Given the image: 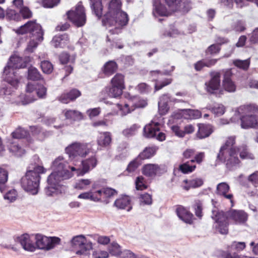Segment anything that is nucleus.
I'll return each instance as SVG.
<instances>
[{"instance_id": "obj_1", "label": "nucleus", "mask_w": 258, "mask_h": 258, "mask_svg": "<svg viewBox=\"0 0 258 258\" xmlns=\"http://www.w3.org/2000/svg\"><path fill=\"white\" fill-rule=\"evenodd\" d=\"M51 168L53 172L48 177V186L45 189L46 195L48 196H54L61 193L64 190V187L61 185V181L72 177L78 170L76 163L73 166H70L61 156L58 157L53 161Z\"/></svg>"}, {"instance_id": "obj_2", "label": "nucleus", "mask_w": 258, "mask_h": 258, "mask_svg": "<svg viewBox=\"0 0 258 258\" xmlns=\"http://www.w3.org/2000/svg\"><path fill=\"white\" fill-rule=\"evenodd\" d=\"M212 216L215 221L213 225L216 231L222 234L228 233L227 220H230L236 224H242L247 220V214L242 210H231L226 213L223 211H219Z\"/></svg>"}, {"instance_id": "obj_3", "label": "nucleus", "mask_w": 258, "mask_h": 258, "mask_svg": "<svg viewBox=\"0 0 258 258\" xmlns=\"http://www.w3.org/2000/svg\"><path fill=\"white\" fill-rule=\"evenodd\" d=\"M20 35L29 34L26 51L33 52L43 41L44 32L41 26L35 21H29L24 25L15 30Z\"/></svg>"}, {"instance_id": "obj_4", "label": "nucleus", "mask_w": 258, "mask_h": 258, "mask_svg": "<svg viewBox=\"0 0 258 258\" xmlns=\"http://www.w3.org/2000/svg\"><path fill=\"white\" fill-rule=\"evenodd\" d=\"M29 58L24 59L14 55L12 56L3 72V78L5 81L14 87H17L20 80V77L17 75V69L25 68Z\"/></svg>"}, {"instance_id": "obj_5", "label": "nucleus", "mask_w": 258, "mask_h": 258, "mask_svg": "<svg viewBox=\"0 0 258 258\" xmlns=\"http://www.w3.org/2000/svg\"><path fill=\"white\" fill-rule=\"evenodd\" d=\"M45 171L46 169L42 166L29 167L25 175L21 179V185L23 189L30 194H37L39 189V174Z\"/></svg>"}, {"instance_id": "obj_6", "label": "nucleus", "mask_w": 258, "mask_h": 258, "mask_svg": "<svg viewBox=\"0 0 258 258\" xmlns=\"http://www.w3.org/2000/svg\"><path fill=\"white\" fill-rule=\"evenodd\" d=\"M117 194V191L112 188H99L97 184L94 182L92 184L90 190L80 194L78 196V198L108 204L109 202V199L116 195Z\"/></svg>"}, {"instance_id": "obj_7", "label": "nucleus", "mask_w": 258, "mask_h": 258, "mask_svg": "<svg viewBox=\"0 0 258 258\" xmlns=\"http://www.w3.org/2000/svg\"><path fill=\"white\" fill-rule=\"evenodd\" d=\"M235 141L234 137H228L224 145L221 148L217 156L219 160L225 163L229 168L238 164L239 162L236 150L232 147L235 144Z\"/></svg>"}, {"instance_id": "obj_8", "label": "nucleus", "mask_w": 258, "mask_h": 258, "mask_svg": "<svg viewBox=\"0 0 258 258\" xmlns=\"http://www.w3.org/2000/svg\"><path fill=\"white\" fill-rule=\"evenodd\" d=\"M91 147L88 143L74 142L65 149L66 153L71 160H77L78 158L85 157L90 153Z\"/></svg>"}, {"instance_id": "obj_9", "label": "nucleus", "mask_w": 258, "mask_h": 258, "mask_svg": "<svg viewBox=\"0 0 258 258\" xmlns=\"http://www.w3.org/2000/svg\"><path fill=\"white\" fill-rule=\"evenodd\" d=\"M60 239L55 236H47L40 233L35 234V247L36 250L45 251L50 250L60 244Z\"/></svg>"}, {"instance_id": "obj_10", "label": "nucleus", "mask_w": 258, "mask_h": 258, "mask_svg": "<svg viewBox=\"0 0 258 258\" xmlns=\"http://www.w3.org/2000/svg\"><path fill=\"white\" fill-rule=\"evenodd\" d=\"M36 91L37 96L40 98H44L46 96L47 89L42 85L28 83L26 87V94L21 96V101L23 104H27L35 101L36 98L31 93Z\"/></svg>"}, {"instance_id": "obj_11", "label": "nucleus", "mask_w": 258, "mask_h": 258, "mask_svg": "<svg viewBox=\"0 0 258 258\" xmlns=\"http://www.w3.org/2000/svg\"><path fill=\"white\" fill-rule=\"evenodd\" d=\"M68 19L77 27L84 26L86 22L85 9L82 2L77 5L67 13Z\"/></svg>"}, {"instance_id": "obj_12", "label": "nucleus", "mask_w": 258, "mask_h": 258, "mask_svg": "<svg viewBox=\"0 0 258 258\" xmlns=\"http://www.w3.org/2000/svg\"><path fill=\"white\" fill-rule=\"evenodd\" d=\"M162 125L161 120L156 121L155 119L146 124L144 128V136L147 138H155L162 142L166 139L165 134L160 132Z\"/></svg>"}, {"instance_id": "obj_13", "label": "nucleus", "mask_w": 258, "mask_h": 258, "mask_svg": "<svg viewBox=\"0 0 258 258\" xmlns=\"http://www.w3.org/2000/svg\"><path fill=\"white\" fill-rule=\"evenodd\" d=\"M71 245L80 250L76 252L77 254L87 255L92 249V243L83 235H79L73 237L71 241Z\"/></svg>"}, {"instance_id": "obj_14", "label": "nucleus", "mask_w": 258, "mask_h": 258, "mask_svg": "<svg viewBox=\"0 0 258 258\" xmlns=\"http://www.w3.org/2000/svg\"><path fill=\"white\" fill-rule=\"evenodd\" d=\"M210 80L205 83V89L207 92L220 96L223 95L221 90V74L218 72H213L210 74Z\"/></svg>"}, {"instance_id": "obj_15", "label": "nucleus", "mask_w": 258, "mask_h": 258, "mask_svg": "<svg viewBox=\"0 0 258 258\" xmlns=\"http://www.w3.org/2000/svg\"><path fill=\"white\" fill-rule=\"evenodd\" d=\"M201 116V111L197 109H178L173 112L170 116V122H174L175 119H196Z\"/></svg>"}, {"instance_id": "obj_16", "label": "nucleus", "mask_w": 258, "mask_h": 258, "mask_svg": "<svg viewBox=\"0 0 258 258\" xmlns=\"http://www.w3.org/2000/svg\"><path fill=\"white\" fill-rule=\"evenodd\" d=\"M16 241L19 242L25 250L29 252L35 251V234H21L16 238Z\"/></svg>"}, {"instance_id": "obj_17", "label": "nucleus", "mask_w": 258, "mask_h": 258, "mask_svg": "<svg viewBox=\"0 0 258 258\" xmlns=\"http://www.w3.org/2000/svg\"><path fill=\"white\" fill-rule=\"evenodd\" d=\"M171 13L181 11L186 13L191 9L190 0H164Z\"/></svg>"}, {"instance_id": "obj_18", "label": "nucleus", "mask_w": 258, "mask_h": 258, "mask_svg": "<svg viewBox=\"0 0 258 258\" xmlns=\"http://www.w3.org/2000/svg\"><path fill=\"white\" fill-rule=\"evenodd\" d=\"M98 163V160L95 155L90 157L82 160L80 162V164H76V167L78 170H76V174L77 175H83L88 172L90 170L95 168Z\"/></svg>"}, {"instance_id": "obj_19", "label": "nucleus", "mask_w": 258, "mask_h": 258, "mask_svg": "<svg viewBox=\"0 0 258 258\" xmlns=\"http://www.w3.org/2000/svg\"><path fill=\"white\" fill-rule=\"evenodd\" d=\"M258 107L254 105H245L235 108L232 111V116L230 118L231 122H236L238 121L241 117L244 116V114L247 113L252 110H257Z\"/></svg>"}, {"instance_id": "obj_20", "label": "nucleus", "mask_w": 258, "mask_h": 258, "mask_svg": "<svg viewBox=\"0 0 258 258\" xmlns=\"http://www.w3.org/2000/svg\"><path fill=\"white\" fill-rule=\"evenodd\" d=\"M221 90H223V94H224V91L234 93L236 90V85L231 79V74L230 71H226L223 76Z\"/></svg>"}, {"instance_id": "obj_21", "label": "nucleus", "mask_w": 258, "mask_h": 258, "mask_svg": "<svg viewBox=\"0 0 258 258\" xmlns=\"http://www.w3.org/2000/svg\"><path fill=\"white\" fill-rule=\"evenodd\" d=\"M176 213L178 218L185 223L187 224L193 223L194 215L188 209L182 206H179L176 209Z\"/></svg>"}, {"instance_id": "obj_22", "label": "nucleus", "mask_w": 258, "mask_h": 258, "mask_svg": "<svg viewBox=\"0 0 258 258\" xmlns=\"http://www.w3.org/2000/svg\"><path fill=\"white\" fill-rule=\"evenodd\" d=\"M22 141L11 139L9 141L8 149L9 152L13 155L20 157L25 154V149L22 146Z\"/></svg>"}, {"instance_id": "obj_23", "label": "nucleus", "mask_w": 258, "mask_h": 258, "mask_svg": "<svg viewBox=\"0 0 258 258\" xmlns=\"http://www.w3.org/2000/svg\"><path fill=\"white\" fill-rule=\"evenodd\" d=\"M176 99L171 97L168 94H164L162 95L158 102V111L161 115L166 114L169 109V107L168 103L169 102H175Z\"/></svg>"}, {"instance_id": "obj_24", "label": "nucleus", "mask_w": 258, "mask_h": 258, "mask_svg": "<svg viewBox=\"0 0 258 258\" xmlns=\"http://www.w3.org/2000/svg\"><path fill=\"white\" fill-rule=\"evenodd\" d=\"M142 173L148 177H154L162 173L161 167L156 164L144 165L142 169Z\"/></svg>"}, {"instance_id": "obj_25", "label": "nucleus", "mask_w": 258, "mask_h": 258, "mask_svg": "<svg viewBox=\"0 0 258 258\" xmlns=\"http://www.w3.org/2000/svg\"><path fill=\"white\" fill-rule=\"evenodd\" d=\"M241 127L244 129L258 127V118L254 115H245L241 117Z\"/></svg>"}, {"instance_id": "obj_26", "label": "nucleus", "mask_w": 258, "mask_h": 258, "mask_svg": "<svg viewBox=\"0 0 258 258\" xmlns=\"http://www.w3.org/2000/svg\"><path fill=\"white\" fill-rule=\"evenodd\" d=\"M230 191V186L226 182H221L219 183L217 185L216 188V192L217 194L220 196L224 197L225 198L229 200L231 206H233V195L229 192Z\"/></svg>"}, {"instance_id": "obj_27", "label": "nucleus", "mask_w": 258, "mask_h": 258, "mask_svg": "<svg viewBox=\"0 0 258 258\" xmlns=\"http://www.w3.org/2000/svg\"><path fill=\"white\" fill-rule=\"evenodd\" d=\"M171 13L166 7L160 4V0H155L154 4L153 14L155 17L160 16H168Z\"/></svg>"}, {"instance_id": "obj_28", "label": "nucleus", "mask_w": 258, "mask_h": 258, "mask_svg": "<svg viewBox=\"0 0 258 258\" xmlns=\"http://www.w3.org/2000/svg\"><path fill=\"white\" fill-rule=\"evenodd\" d=\"M111 141V134L110 132H108L100 133L97 140L98 146L101 148H105L108 147L110 145Z\"/></svg>"}, {"instance_id": "obj_29", "label": "nucleus", "mask_w": 258, "mask_h": 258, "mask_svg": "<svg viewBox=\"0 0 258 258\" xmlns=\"http://www.w3.org/2000/svg\"><path fill=\"white\" fill-rule=\"evenodd\" d=\"M127 101L123 105L120 104H117L116 106L120 111L121 115H126L135 110V107L133 106L132 102L130 98V94L125 95Z\"/></svg>"}, {"instance_id": "obj_30", "label": "nucleus", "mask_w": 258, "mask_h": 258, "mask_svg": "<svg viewBox=\"0 0 258 258\" xmlns=\"http://www.w3.org/2000/svg\"><path fill=\"white\" fill-rule=\"evenodd\" d=\"M69 42V38L68 34H63L55 36L51 41V44L56 48H63L66 47Z\"/></svg>"}, {"instance_id": "obj_31", "label": "nucleus", "mask_w": 258, "mask_h": 258, "mask_svg": "<svg viewBox=\"0 0 258 258\" xmlns=\"http://www.w3.org/2000/svg\"><path fill=\"white\" fill-rule=\"evenodd\" d=\"M114 205L119 209L127 208V211H130L132 208L131 206V198L127 196H124L116 199L114 202Z\"/></svg>"}, {"instance_id": "obj_32", "label": "nucleus", "mask_w": 258, "mask_h": 258, "mask_svg": "<svg viewBox=\"0 0 258 258\" xmlns=\"http://www.w3.org/2000/svg\"><path fill=\"white\" fill-rule=\"evenodd\" d=\"M199 130L197 136L199 139H203L209 137L213 132V127L210 124L200 123L198 124Z\"/></svg>"}, {"instance_id": "obj_33", "label": "nucleus", "mask_w": 258, "mask_h": 258, "mask_svg": "<svg viewBox=\"0 0 258 258\" xmlns=\"http://www.w3.org/2000/svg\"><path fill=\"white\" fill-rule=\"evenodd\" d=\"M203 180L201 178H196L190 180H184L182 186L183 189L188 190L191 188H197L203 185Z\"/></svg>"}, {"instance_id": "obj_34", "label": "nucleus", "mask_w": 258, "mask_h": 258, "mask_svg": "<svg viewBox=\"0 0 258 258\" xmlns=\"http://www.w3.org/2000/svg\"><path fill=\"white\" fill-rule=\"evenodd\" d=\"M90 6L95 15L100 18L103 14L102 0H89Z\"/></svg>"}, {"instance_id": "obj_35", "label": "nucleus", "mask_w": 258, "mask_h": 258, "mask_svg": "<svg viewBox=\"0 0 258 258\" xmlns=\"http://www.w3.org/2000/svg\"><path fill=\"white\" fill-rule=\"evenodd\" d=\"M62 113L68 119L80 120L84 118L83 114L81 112L75 110L64 109Z\"/></svg>"}, {"instance_id": "obj_36", "label": "nucleus", "mask_w": 258, "mask_h": 258, "mask_svg": "<svg viewBox=\"0 0 258 258\" xmlns=\"http://www.w3.org/2000/svg\"><path fill=\"white\" fill-rule=\"evenodd\" d=\"M12 140H18L19 139H25L28 142V144L32 143L30 137H28L27 131L23 128H18L12 133Z\"/></svg>"}, {"instance_id": "obj_37", "label": "nucleus", "mask_w": 258, "mask_h": 258, "mask_svg": "<svg viewBox=\"0 0 258 258\" xmlns=\"http://www.w3.org/2000/svg\"><path fill=\"white\" fill-rule=\"evenodd\" d=\"M158 149V148L156 146L147 147L138 157L141 159L142 161L144 159H149L155 154Z\"/></svg>"}, {"instance_id": "obj_38", "label": "nucleus", "mask_w": 258, "mask_h": 258, "mask_svg": "<svg viewBox=\"0 0 258 258\" xmlns=\"http://www.w3.org/2000/svg\"><path fill=\"white\" fill-rule=\"evenodd\" d=\"M228 41V39L224 38H219L217 39L218 44H214L210 45L207 49L206 52L210 54H215L218 53L220 50V47L219 44L226 43Z\"/></svg>"}, {"instance_id": "obj_39", "label": "nucleus", "mask_w": 258, "mask_h": 258, "mask_svg": "<svg viewBox=\"0 0 258 258\" xmlns=\"http://www.w3.org/2000/svg\"><path fill=\"white\" fill-rule=\"evenodd\" d=\"M117 66L114 61H108L104 64L102 69L103 73L107 76H109L114 73L117 70Z\"/></svg>"}, {"instance_id": "obj_40", "label": "nucleus", "mask_w": 258, "mask_h": 258, "mask_svg": "<svg viewBox=\"0 0 258 258\" xmlns=\"http://www.w3.org/2000/svg\"><path fill=\"white\" fill-rule=\"evenodd\" d=\"M217 61L216 59H211L209 60H202L198 61L195 64V69L196 71H201L204 67H211L215 65Z\"/></svg>"}, {"instance_id": "obj_41", "label": "nucleus", "mask_w": 258, "mask_h": 258, "mask_svg": "<svg viewBox=\"0 0 258 258\" xmlns=\"http://www.w3.org/2000/svg\"><path fill=\"white\" fill-rule=\"evenodd\" d=\"M130 98L131 102H132L133 106L135 107V109L137 108H143L146 107L147 104V100L142 99L137 96H131L130 94Z\"/></svg>"}, {"instance_id": "obj_42", "label": "nucleus", "mask_w": 258, "mask_h": 258, "mask_svg": "<svg viewBox=\"0 0 258 258\" xmlns=\"http://www.w3.org/2000/svg\"><path fill=\"white\" fill-rule=\"evenodd\" d=\"M8 171L0 167V191L3 192L6 188V183L8 179Z\"/></svg>"}, {"instance_id": "obj_43", "label": "nucleus", "mask_w": 258, "mask_h": 258, "mask_svg": "<svg viewBox=\"0 0 258 258\" xmlns=\"http://www.w3.org/2000/svg\"><path fill=\"white\" fill-rule=\"evenodd\" d=\"M142 163V161H141V159L137 157L129 163L126 168L125 171L127 172L129 174H133L136 171Z\"/></svg>"}, {"instance_id": "obj_44", "label": "nucleus", "mask_w": 258, "mask_h": 258, "mask_svg": "<svg viewBox=\"0 0 258 258\" xmlns=\"http://www.w3.org/2000/svg\"><path fill=\"white\" fill-rule=\"evenodd\" d=\"M207 108L216 116L223 115L226 111V107L222 104H216L213 107L207 106Z\"/></svg>"}, {"instance_id": "obj_45", "label": "nucleus", "mask_w": 258, "mask_h": 258, "mask_svg": "<svg viewBox=\"0 0 258 258\" xmlns=\"http://www.w3.org/2000/svg\"><path fill=\"white\" fill-rule=\"evenodd\" d=\"M246 246L245 243L244 242H237L234 241L232 243L231 245L228 247V251L227 253H231L233 255L235 252H233V251L239 252L243 250Z\"/></svg>"}, {"instance_id": "obj_46", "label": "nucleus", "mask_w": 258, "mask_h": 258, "mask_svg": "<svg viewBox=\"0 0 258 258\" xmlns=\"http://www.w3.org/2000/svg\"><path fill=\"white\" fill-rule=\"evenodd\" d=\"M111 85L124 89V77L121 74H116L111 80Z\"/></svg>"}, {"instance_id": "obj_47", "label": "nucleus", "mask_w": 258, "mask_h": 258, "mask_svg": "<svg viewBox=\"0 0 258 258\" xmlns=\"http://www.w3.org/2000/svg\"><path fill=\"white\" fill-rule=\"evenodd\" d=\"M123 89L119 87L111 85L110 87L106 88V91L108 92V95L110 97L117 98L122 94Z\"/></svg>"}, {"instance_id": "obj_48", "label": "nucleus", "mask_w": 258, "mask_h": 258, "mask_svg": "<svg viewBox=\"0 0 258 258\" xmlns=\"http://www.w3.org/2000/svg\"><path fill=\"white\" fill-rule=\"evenodd\" d=\"M92 183L89 179H82L78 180L74 185V188L79 190H85L88 188Z\"/></svg>"}, {"instance_id": "obj_49", "label": "nucleus", "mask_w": 258, "mask_h": 258, "mask_svg": "<svg viewBox=\"0 0 258 258\" xmlns=\"http://www.w3.org/2000/svg\"><path fill=\"white\" fill-rule=\"evenodd\" d=\"M178 119H175L174 120V122L170 123L169 118L168 124L171 130H172V132L175 134V135L178 137L182 138L185 136V132H183V131L181 130L178 125L174 124V123H175L176 121Z\"/></svg>"}, {"instance_id": "obj_50", "label": "nucleus", "mask_w": 258, "mask_h": 258, "mask_svg": "<svg viewBox=\"0 0 258 258\" xmlns=\"http://www.w3.org/2000/svg\"><path fill=\"white\" fill-rule=\"evenodd\" d=\"M28 79L32 81L39 80L41 79V75L36 68L32 67L28 69Z\"/></svg>"}, {"instance_id": "obj_51", "label": "nucleus", "mask_w": 258, "mask_h": 258, "mask_svg": "<svg viewBox=\"0 0 258 258\" xmlns=\"http://www.w3.org/2000/svg\"><path fill=\"white\" fill-rule=\"evenodd\" d=\"M31 131L32 135L36 138L39 141H42L44 139L46 135L41 131V129L37 126L31 127Z\"/></svg>"}, {"instance_id": "obj_52", "label": "nucleus", "mask_w": 258, "mask_h": 258, "mask_svg": "<svg viewBox=\"0 0 258 258\" xmlns=\"http://www.w3.org/2000/svg\"><path fill=\"white\" fill-rule=\"evenodd\" d=\"M108 250L110 253L115 256H120L122 252L120 246L116 242H112L108 247Z\"/></svg>"}, {"instance_id": "obj_53", "label": "nucleus", "mask_w": 258, "mask_h": 258, "mask_svg": "<svg viewBox=\"0 0 258 258\" xmlns=\"http://www.w3.org/2000/svg\"><path fill=\"white\" fill-rule=\"evenodd\" d=\"M233 62L234 66L237 68L242 69L243 70H247L250 64V59L249 58L243 60L240 59H235L233 60Z\"/></svg>"}, {"instance_id": "obj_54", "label": "nucleus", "mask_w": 258, "mask_h": 258, "mask_svg": "<svg viewBox=\"0 0 258 258\" xmlns=\"http://www.w3.org/2000/svg\"><path fill=\"white\" fill-rule=\"evenodd\" d=\"M17 191L14 189H11L4 195V198L9 202H13L17 199Z\"/></svg>"}, {"instance_id": "obj_55", "label": "nucleus", "mask_w": 258, "mask_h": 258, "mask_svg": "<svg viewBox=\"0 0 258 258\" xmlns=\"http://www.w3.org/2000/svg\"><path fill=\"white\" fill-rule=\"evenodd\" d=\"M190 161H188L180 165L179 169L183 173H188L191 172L196 169V166L190 165Z\"/></svg>"}, {"instance_id": "obj_56", "label": "nucleus", "mask_w": 258, "mask_h": 258, "mask_svg": "<svg viewBox=\"0 0 258 258\" xmlns=\"http://www.w3.org/2000/svg\"><path fill=\"white\" fill-rule=\"evenodd\" d=\"M45 123L48 126H53L54 128H58L61 126L59 119L54 117H48L44 120Z\"/></svg>"}, {"instance_id": "obj_57", "label": "nucleus", "mask_w": 258, "mask_h": 258, "mask_svg": "<svg viewBox=\"0 0 258 258\" xmlns=\"http://www.w3.org/2000/svg\"><path fill=\"white\" fill-rule=\"evenodd\" d=\"M59 60L62 63H73L75 60V56L74 55H70L67 53L63 52L59 56Z\"/></svg>"}, {"instance_id": "obj_58", "label": "nucleus", "mask_w": 258, "mask_h": 258, "mask_svg": "<svg viewBox=\"0 0 258 258\" xmlns=\"http://www.w3.org/2000/svg\"><path fill=\"white\" fill-rule=\"evenodd\" d=\"M41 68L43 72L47 74L51 73L53 70L52 64L50 62L47 60H44L41 62Z\"/></svg>"}, {"instance_id": "obj_59", "label": "nucleus", "mask_w": 258, "mask_h": 258, "mask_svg": "<svg viewBox=\"0 0 258 258\" xmlns=\"http://www.w3.org/2000/svg\"><path fill=\"white\" fill-rule=\"evenodd\" d=\"M136 187L138 190H143L147 188L145 184V179L142 176H140L137 177L136 181Z\"/></svg>"}, {"instance_id": "obj_60", "label": "nucleus", "mask_w": 258, "mask_h": 258, "mask_svg": "<svg viewBox=\"0 0 258 258\" xmlns=\"http://www.w3.org/2000/svg\"><path fill=\"white\" fill-rule=\"evenodd\" d=\"M139 200L140 203L143 205H150L152 202L151 196L148 193L141 195Z\"/></svg>"}, {"instance_id": "obj_61", "label": "nucleus", "mask_w": 258, "mask_h": 258, "mask_svg": "<svg viewBox=\"0 0 258 258\" xmlns=\"http://www.w3.org/2000/svg\"><path fill=\"white\" fill-rule=\"evenodd\" d=\"M101 110L100 107L90 108L87 110L86 113L90 119H92L98 116L101 113Z\"/></svg>"}, {"instance_id": "obj_62", "label": "nucleus", "mask_w": 258, "mask_h": 258, "mask_svg": "<svg viewBox=\"0 0 258 258\" xmlns=\"http://www.w3.org/2000/svg\"><path fill=\"white\" fill-rule=\"evenodd\" d=\"M137 89L141 93L147 94L151 91L152 88L147 84L142 83L137 86Z\"/></svg>"}, {"instance_id": "obj_63", "label": "nucleus", "mask_w": 258, "mask_h": 258, "mask_svg": "<svg viewBox=\"0 0 258 258\" xmlns=\"http://www.w3.org/2000/svg\"><path fill=\"white\" fill-rule=\"evenodd\" d=\"M248 180L255 187L258 186V171L254 172L249 175L248 177Z\"/></svg>"}, {"instance_id": "obj_64", "label": "nucleus", "mask_w": 258, "mask_h": 258, "mask_svg": "<svg viewBox=\"0 0 258 258\" xmlns=\"http://www.w3.org/2000/svg\"><path fill=\"white\" fill-rule=\"evenodd\" d=\"M249 40L252 44L258 43V27L254 29L249 35Z\"/></svg>"}]
</instances>
